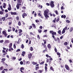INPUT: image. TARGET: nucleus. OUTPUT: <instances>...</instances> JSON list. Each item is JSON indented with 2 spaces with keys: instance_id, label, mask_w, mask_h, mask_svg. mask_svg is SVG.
I'll return each mask as SVG.
<instances>
[{
  "instance_id": "nucleus-4",
  "label": "nucleus",
  "mask_w": 73,
  "mask_h": 73,
  "mask_svg": "<svg viewBox=\"0 0 73 73\" xmlns=\"http://www.w3.org/2000/svg\"><path fill=\"white\" fill-rule=\"evenodd\" d=\"M18 31H19V36H21V35H23V30L21 29H19L18 30Z\"/></svg>"
},
{
  "instance_id": "nucleus-17",
  "label": "nucleus",
  "mask_w": 73,
  "mask_h": 73,
  "mask_svg": "<svg viewBox=\"0 0 73 73\" xmlns=\"http://www.w3.org/2000/svg\"><path fill=\"white\" fill-rule=\"evenodd\" d=\"M25 54V51L22 52V56L24 57Z\"/></svg>"
},
{
  "instance_id": "nucleus-40",
  "label": "nucleus",
  "mask_w": 73,
  "mask_h": 73,
  "mask_svg": "<svg viewBox=\"0 0 73 73\" xmlns=\"http://www.w3.org/2000/svg\"><path fill=\"white\" fill-rule=\"evenodd\" d=\"M61 30H59L58 31V33H59L60 35H61Z\"/></svg>"
},
{
  "instance_id": "nucleus-32",
  "label": "nucleus",
  "mask_w": 73,
  "mask_h": 73,
  "mask_svg": "<svg viewBox=\"0 0 73 73\" xmlns=\"http://www.w3.org/2000/svg\"><path fill=\"white\" fill-rule=\"evenodd\" d=\"M24 68L23 67H22L20 69V70H24Z\"/></svg>"
},
{
  "instance_id": "nucleus-25",
  "label": "nucleus",
  "mask_w": 73,
  "mask_h": 73,
  "mask_svg": "<svg viewBox=\"0 0 73 73\" xmlns=\"http://www.w3.org/2000/svg\"><path fill=\"white\" fill-rule=\"evenodd\" d=\"M38 31L39 33H41L42 32V30L41 29H38Z\"/></svg>"
},
{
  "instance_id": "nucleus-61",
  "label": "nucleus",
  "mask_w": 73,
  "mask_h": 73,
  "mask_svg": "<svg viewBox=\"0 0 73 73\" xmlns=\"http://www.w3.org/2000/svg\"><path fill=\"white\" fill-rule=\"evenodd\" d=\"M9 40H6L5 41V42H6V43H8V42H9Z\"/></svg>"
},
{
  "instance_id": "nucleus-31",
  "label": "nucleus",
  "mask_w": 73,
  "mask_h": 73,
  "mask_svg": "<svg viewBox=\"0 0 73 73\" xmlns=\"http://www.w3.org/2000/svg\"><path fill=\"white\" fill-rule=\"evenodd\" d=\"M7 20H9L10 19H11V20H12V19H13V18L11 17L7 18Z\"/></svg>"
},
{
  "instance_id": "nucleus-16",
  "label": "nucleus",
  "mask_w": 73,
  "mask_h": 73,
  "mask_svg": "<svg viewBox=\"0 0 73 73\" xmlns=\"http://www.w3.org/2000/svg\"><path fill=\"white\" fill-rule=\"evenodd\" d=\"M14 50L13 48H12V47L11 48V47L9 49V52H11L12 50Z\"/></svg>"
},
{
  "instance_id": "nucleus-44",
  "label": "nucleus",
  "mask_w": 73,
  "mask_h": 73,
  "mask_svg": "<svg viewBox=\"0 0 73 73\" xmlns=\"http://www.w3.org/2000/svg\"><path fill=\"white\" fill-rule=\"evenodd\" d=\"M44 48H45V49H46V50L47 49V47H46V45L45 44L43 46Z\"/></svg>"
},
{
  "instance_id": "nucleus-30",
  "label": "nucleus",
  "mask_w": 73,
  "mask_h": 73,
  "mask_svg": "<svg viewBox=\"0 0 73 73\" xmlns=\"http://www.w3.org/2000/svg\"><path fill=\"white\" fill-rule=\"evenodd\" d=\"M64 45H68V42H64Z\"/></svg>"
},
{
  "instance_id": "nucleus-24",
  "label": "nucleus",
  "mask_w": 73,
  "mask_h": 73,
  "mask_svg": "<svg viewBox=\"0 0 73 73\" xmlns=\"http://www.w3.org/2000/svg\"><path fill=\"white\" fill-rule=\"evenodd\" d=\"M65 31H66V30L64 29H63V30L62 32V34H64V33H65Z\"/></svg>"
},
{
  "instance_id": "nucleus-21",
  "label": "nucleus",
  "mask_w": 73,
  "mask_h": 73,
  "mask_svg": "<svg viewBox=\"0 0 73 73\" xmlns=\"http://www.w3.org/2000/svg\"><path fill=\"white\" fill-rule=\"evenodd\" d=\"M12 43H11L9 45V48H11V47H12Z\"/></svg>"
},
{
  "instance_id": "nucleus-50",
  "label": "nucleus",
  "mask_w": 73,
  "mask_h": 73,
  "mask_svg": "<svg viewBox=\"0 0 73 73\" xmlns=\"http://www.w3.org/2000/svg\"><path fill=\"white\" fill-rule=\"evenodd\" d=\"M45 70L46 72V71H47V69H48L47 67L45 66Z\"/></svg>"
},
{
  "instance_id": "nucleus-38",
  "label": "nucleus",
  "mask_w": 73,
  "mask_h": 73,
  "mask_svg": "<svg viewBox=\"0 0 73 73\" xmlns=\"http://www.w3.org/2000/svg\"><path fill=\"white\" fill-rule=\"evenodd\" d=\"M5 60H6V59L5 58H3L1 59V60L2 61H5Z\"/></svg>"
},
{
  "instance_id": "nucleus-41",
  "label": "nucleus",
  "mask_w": 73,
  "mask_h": 73,
  "mask_svg": "<svg viewBox=\"0 0 73 73\" xmlns=\"http://www.w3.org/2000/svg\"><path fill=\"white\" fill-rule=\"evenodd\" d=\"M4 14V12L2 11H0V15H3Z\"/></svg>"
},
{
  "instance_id": "nucleus-53",
  "label": "nucleus",
  "mask_w": 73,
  "mask_h": 73,
  "mask_svg": "<svg viewBox=\"0 0 73 73\" xmlns=\"http://www.w3.org/2000/svg\"><path fill=\"white\" fill-rule=\"evenodd\" d=\"M33 47H30V50H31V51H33Z\"/></svg>"
},
{
  "instance_id": "nucleus-28",
  "label": "nucleus",
  "mask_w": 73,
  "mask_h": 73,
  "mask_svg": "<svg viewBox=\"0 0 73 73\" xmlns=\"http://www.w3.org/2000/svg\"><path fill=\"white\" fill-rule=\"evenodd\" d=\"M21 22H20V21H19L18 23V25H19V26H21Z\"/></svg>"
},
{
  "instance_id": "nucleus-7",
  "label": "nucleus",
  "mask_w": 73,
  "mask_h": 73,
  "mask_svg": "<svg viewBox=\"0 0 73 73\" xmlns=\"http://www.w3.org/2000/svg\"><path fill=\"white\" fill-rule=\"evenodd\" d=\"M5 20V17H2V18H0V21H2L3 20V21H4Z\"/></svg>"
},
{
  "instance_id": "nucleus-42",
  "label": "nucleus",
  "mask_w": 73,
  "mask_h": 73,
  "mask_svg": "<svg viewBox=\"0 0 73 73\" xmlns=\"http://www.w3.org/2000/svg\"><path fill=\"white\" fill-rule=\"evenodd\" d=\"M2 33L4 35L5 34L7 33H6V32H5V31H3L2 32Z\"/></svg>"
},
{
  "instance_id": "nucleus-51",
  "label": "nucleus",
  "mask_w": 73,
  "mask_h": 73,
  "mask_svg": "<svg viewBox=\"0 0 73 73\" xmlns=\"http://www.w3.org/2000/svg\"><path fill=\"white\" fill-rule=\"evenodd\" d=\"M37 38H38L39 40H40V36H39V35H37Z\"/></svg>"
},
{
  "instance_id": "nucleus-34",
  "label": "nucleus",
  "mask_w": 73,
  "mask_h": 73,
  "mask_svg": "<svg viewBox=\"0 0 73 73\" xmlns=\"http://www.w3.org/2000/svg\"><path fill=\"white\" fill-rule=\"evenodd\" d=\"M32 28V26H30L29 27V29H31Z\"/></svg>"
},
{
  "instance_id": "nucleus-18",
  "label": "nucleus",
  "mask_w": 73,
  "mask_h": 73,
  "mask_svg": "<svg viewBox=\"0 0 73 73\" xmlns=\"http://www.w3.org/2000/svg\"><path fill=\"white\" fill-rule=\"evenodd\" d=\"M17 1L18 3H20V4H21L22 3V0H17Z\"/></svg>"
},
{
  "instance_id": "nucleus-45",
  "label": "nucleus",
  "mask_w": 73,
  "mask_h": 73,
  "mask_svg": "<svg viewBox=\"0 0 73 73\" xmlns=\"http://www.w3.org/2000/svg\"><path fill=\"white\" fill-rule=\"evenodd\" d=\"M39 69V67L38 66L36 67L35 68V70H37L38 69Z\"/></svg>"
},
{
  "instance_id": "nucleus-35",
  "label": "nucleus",
  "mask_w": 73,
  "mask_h": 73,
  "mask_svg": "<svg viewBox=\"0 0 73 73\" xmlns=\"http://www.w3.org/2000/svg\"><path fill=\"white\" fill-rule=\"evenodd\" d=\"M4 5L3 6V8H5V6H6V4H5V3H3Z\"/></svg>"
},
{
  "instance_id": "nucleus-36",
  "label": "nucleus",
  "mask_w": 73,
  "mask_h": 73,
  "mask_svg": "<svg viewBox=\"0 0 73 73\" xmlns=\"http://www.w3.org/2000/svg\"><path fill=\"white\" fill-rule=\"evenodd\" d=\"M57 40L58 42H60V38H59L58 37L57 38Z\"/></svg>"
},
{
  "instance_id": "nucleus-22",
  "label": "nucleus",
  "mask_w": 73,
  "mask_h": 73,
  "mask_svg": "<svg viewBox=\"0 0 73 73\" xmlns=\"http://www.w3.org/2000/svg\"><path fill=\"white\" fill-rule=\"evenodd\" d=\"M73 30V27H71L70 29V32H72Z\"/></svg>"
},
{
  "instance_id": "nucleus-47",
  "label": "nucleus",
  "mask_w": 73,
  "mask_h": 73,
  "mask_svg": "<svg viewBox=\"0 0 73 73\" xmlns=\"http://www.w3.org/2000/svg\"><path fill=\"white\" fill-rule=\"evenodd\" d=\"M47 49H45V50H43V53H45V52L46 51H47Z\"/></svg>"
},
{
  "instance_id": "nucleus-27",
  "label": "nucleus",
  "mask_w": 73,
  "mask_h": 73,
  "mask_svg": "<svg viewBox=\"0 0 73 73\" xmlns=\"http://www.w3.org/2000/svg\"><path fill=\"white\" fill-rule=\"evenodd\" d=\"M32 64L33 65H36V64H37V63H36L35 62H32Z\"/></svg>"
},
{
  "instance_id": "nucleus-54",
  "label": "nucleus",
  "mask_w": 73,
  "mask_h": 73,
  "mask_svg": "<svg viewBox=\"0 0 73 73\" xmlns=\"http://www.w3.org/2000/svg\"><path fill=\"white\" fill-rule=\"evenodd\" d=\"M35 22L36 23H39V22H40V21L38 20H35Z\"/></svg>"
},
{
  "instance_id": "nucleus-63",
  "label": "nucleus",
  "mask_w": 73,
  "mask_h": 73,
  "mask_svg": "<svg viewBox=\"0 0 73 73\" xmlns=\"http://www.w3.org/2000/svg\"><path fill=\"white\" fill-rule=\"evenodd\" d=\"M60 20V18H58L56 20V22H58Z\"/></svg>"
},
{
  "instance_id": "nucleus-62",
  "label": "nucleus",
  "mask_w": 73,
  "mask_h": 73,
  "mask_svg": "<svg viewBox=\"0 0 73 73\" xmlns=\"http://www.w3.org/2000/svg\"><path fill=\"white\" fill-rule=\"evenodd\" d=\"M67 28H68V27H65L63 29H64V30H67Z\"/></svg>"
},
{
  "instance_id": "nucleus-43",
  "label": "nucleus",
  "mask_w": 73,
  "mask_h": 73,
  "mask_svg": "<svg viewBox=\"0 0 73 73\" xmlns=\"http://www.w3.org/2000/svg\"><path fill=\"white\" fill-rule=\"evenodd\" d=\"M16 59V57H15L14 56L13 57L12 60H15Z\"/></svg>"
},
{
  "instance_id": "nucleus-60",
  "label": "nucleus",
  "mask_w": 73,
  "mask_h": 73,
  "mask_svg": "<svg viewBox=\"0 0 73 73\" xmlns=\"http://www.w3.org/2000/svg\"><path fill=\"white\" fill-rule=\"evenodd\" d=\"M3 70H5V72H7V71H8V70L7 68H6V69H3Z\"/></svg>"
},
{
  "instance_id": "nucleus-3",
  "label": "nucleus",
  "mask_w": 73,
  "mask_h": 73,
  "mask_svg": "<svg viewBox=\"0 0 73 73\" xmlns=\"http://www.w3.org/2000/svg\"><path fill=\"white\" fill-rule=\"evenodd\" d=\"M50 33H51L52 36V37H53V36H57V34L56 32H54L53 31H49Z\"/></svg>"
},
{
  "instance_id": "nucleus-8",
  "label": "nucleus",
  "mask_w": 73,
  "mask_h": 73,
  "mask_svg": "<svg viewBox=\"0 0 73 73\" xmlns=\"http://www.w3.org/2000/svg\"><path fill=\"white\" fill-rule=\"evenodd\" d=\"M43 41L44 42V43L43 42L42 43V46H44V45H45L46 43V40H43Z\"/></svg>"
},
{
  "instance_id": "nucleus-37",
  "label": "nucleus",
  "mask_w": 73,
  "mask_h": 73,
  "mask_svg": "<svg viewBox=\"0 0 73 73\" xmlns=\"http://www.w3.org/2000/svg\"><path fill=\"white\" fill-rule=\"evenodd\" d=\"M7 9L8 11H11L12 10V7H8Z\"/></svg>"
},
{
  "instance_id": "nucleus-14",
  "label": "nucleus",
  "mask_w": 73,
  "mask_h": 73,
  "mask_svg": "<svg viewBox=\"0 0 73 73\" xmlns=\"http://www.w3.org/2000/svg\"><path fill=\"white\" fill-rule=\"evenodd\" d=\"M50 69L51 70H52V71H53V72L54 71V68H53V66H50Z\"/></svg>"
},
{
  "instance_id": "nucleus-5",
  "label": "nucleus",
  "mask_w": 73,
  "mask_h": 73,
  "mask_svg": "<svg viewBox=\"0 0 73 73\" xmlns=\"http://www.w3.org/2000/svg\"><path fill=\"white\" fill-rule=\"evenodd\" d=\"M65 68L67 70H70V68L69 66L67 64H65Z\"/></svg>"
},
{
  "instance_id": "nucleus-58",
  "label": "nucleus",
  "mask_w": 73,
  "mask_h": 73,
  "mask_svg": "<svg viewBox=\"0 0 73 73\" xmlns=\"http://www.w3.org/2000/svg\"><path fill=\"white\" fill-rule=\"evenodd\" d=\"M34 15L35 16V17H36V16H37V14L36 13V12H35V14H34Z\"/></svg>"
},
{
  "instance_id": "nucleus-15",
  "label": "nucleus",
  "mask_w": 73,
  "mask_h": 73,
  "mask_svg": "<svg viewBox=\"0 0 73 73\" xmlns=\"http://www.w3.org/2000/svg\"><path fill=\"white\" fill-rule=\"evenodd\" d=\"M31 25L34 28H36V25H35V24L33 23Z\"/></svg>"
},
{
  "instance_id": "nucleus-33",
  "label": "nucleus",
  "mask_w": 73,
  "mask_h": 73,
  "mask_svg": "<svg viewBox=\"0 0 73 73\" xmlns=\"http://www.w3.org/2000/svg\"><path fill=\"white\" fill-rule=\"evenodd\" d=\"M16 21H17V20H19V17L18 16H17L16 17Z\"/></svg>"
},
{
  "instance_id": "nucleus-64",
  "label": "nucleus",
  "mask_w": 73,
  "mask_h": 73,
  "mask_svg": "<svg viewBox=\"0 0 73 73\" xmlns=\"http://www.w3.org/2000/svg\"><path fill=\"white\" fill-rule=\"evenodd\" d=\"M1 73H5V71H4V70H2L1 72Z\"/></svg>"
},
{
  "instance_id": "nucleus-23",
  "label": "nucleus",
  "mask_w": 73,
  "mask_h": 73,
  "mask_svg": "<svg viewBox=\"0 0 73 73\" xmlns=\"http://www.w3.org/2000/svg\"><path fill=\"white\" fill-rule=\"evenodd\" d=\"M62 18H64V19H65L66 18V15H62L61 16Z\"/></svg>"
},
{
  "instance_id": "nucleus-48",
  "label": "nucleus",
  "mask_w": 73,
  "mask_h": 73,
  "mask_svg": "<svg viewBox=\"0 0 73 73\" xmlns=\"http://www.w3.org/2000/svg\"><path fill=\"white\" fill-rule=\"evenodd\" d=\"M29 64H30V62L29 61H27L26 62V64L28 65Z\"/></svg>"
},
{
  "instance_id": "nucleus-10",
  "label": "nucleus",
  "mask_w": 73,
  "mask_h": 73,
  "mask_svg": "<svg viewBox=\"0 0 73 73\" xmlns=\"http://www.w3.org/2000/svg\"><path fill=\"white\" fill-rule=\"evenodd\" d=\"M22 16L23 18H25V17H26V16H27V13H23V14H22Z\"/></svg>"
},
{
  "instance_id": "nucleus-2",
  "label": "nucleus",
  "mask_w": 73,
  "mask_h": 73,
  "mask_svg": "<svg viewBox=\"0 0 73 73\" xmlns=\"http://www.w3.org/2000/svg\"><path fill=\"white\" fill-rule=\"evenodd\" d=\"M46 3V5L48 6L50 5L51 8H54V1H51L49 3Z\"/></svg>"
},
{
  "instance_id": "nucleus-19",
  "label": "nucleus",
  "mask_w": 73,
  "mask_h": 73,
  "mask_svg": "<svg viewBox=\"0 0 73 73\" xmlns=\"http://www.w3.org/2000/svg\"><path fill=\"white\" fill-rule=\"evenodd\" d=\"M42 72H44V70L43 69L42 70H39L38 71V73H42Z\"/></svg>"
},
{
  "instance_id": "nucleus-46",
  "label": "nucleus",
  "mask_w": 73,
  "mask_h": 73,
  "mask_svg": "<svg viewBox=\"0 0 73 73\" xmlns=\"http://www.w3.org/2000/svg\"><path fill=\"white\" fill-rule=\"evenodd\" d=\"M38 8H40V7L41 8H42V6L39 5H38Z\"/></svg>"
},
{
  "instance_id": "nucleus-12",
  "label": "nucleus",
  "mask_w": 73,
  "mask_h": 73,
  "mask_svg": "<svg viewBox=\"0 0 73 73\" xmlns=\"http://www.w3.org/2000/svg\"><path fill=\"white\" fill-rule=\"evenodd\" d=\"M2 53H3V56H5V55H6V54H7V52H5V50H2Z\"/></svg>"
},
{
  "instance_id": "nucleus-9",
  "label": "nucleus",
  "mask_w": 73,
  "mask_h": 73,
  "mask_svg": "<svg viewBox=\"0 0 73 73\" xmlns=\"http://www.w3.org/2000/svg\"><path fill=\"white\" fill-rule=\"evenodd\" d=\"M20 5H21V4L20 3H18L17 5H16V7L17 9H19L20 8Z\"/></svg>"
},
{
  "instance_id": "nucleus-26",
  "label": "nucleus",
  "mask_w": 73,
  "mask_h": 73,
  "mask_svg": "<svg viewBox=\"0 0 73 73\" xmlns=\"http://www.w3.org/2000/svg\"><path fill=\"white\" fill-rule=\"evenodd\" d=\"M54 13H56V15H59L58 14V11H57V10H55L54 11Z\"/></svg>"
},
{
  "instance_id": "nucleus-20",
  "label": "nucleus",
  "mask_w": 73,
  "mask_h": 73,
  "mask_svg": "<svg viewBox=\"0 0 73 73\" xmlns=\"http://www.w3.org/2000/svg\"><path fill=\"white\" fill-rule=\"evenodd\" d=\"M52 38H53L54 39L55 41L56 42L57 41V38H55V37L54 36H53Z\"/></svg>"
},
{
  "instance_id": "nucleus-56",
  "label": "nucleus",
  "mask_w": 73,
  "mask_h": 73,
  "mask_svg": "<svg viewBox=\"0 0 73 73\" xmlns=\"http://www.w3.org/2000/svg\"><path fill=\"white\" fill-rule=\"evenodd\" d=\"M43 64H44V61H42V62H40V65H42Z\"/></svg>"
},
{
  "instance_id": "nucleus-57",
  "label": "nucleus",
  "mask_w": 73,
  "mask_h": 73,
  "mask_svg": "<svg viewBox=\"0 0 73 73\" xmlns=\"http://www.w3.org/2000/svg\"><path fill=\"white\" fill-rule=\"evenodd\" d=\"M43 37H48V35H44L43 36Z\"/></svg>"
},
{
  "instance_id": "nucleus-6",
  "label": "nucleus",
  "mask_w": 73,
  "mask_h": 73,
  "mask_svg": "<svg viewBox=\"0 0 73 73\" xmlns=\"http://www.w3.org/2000/svg\"><path fill=\"white\" fill-rule=\"evenodd\" d=\"M10 13L11 15H17L18 13H16V12H10Z\"/></svg>"
},
{
  "instance_id": "nucleus-55",
  "label": "nucleus",
  "mask_w": 73,
  "mask_h": 73,
  "mask_svg": "<svg viewBox=\"0 0 73 73\" xmlns=\"http://www.w3.org/2000/svg\"><path fill=\"white\" fill-rule=\"evenodd\" d=\"M5 17H6L7 18V17H8V14H5Z\"/></svg>"
},
{
  "instance_id": "nucleus-52",
  "label": "nucleus",
  "mask_w": 73,
  "mask_h": 73,
  "mask_svg": "<svg viewBox=\"0 0 73 73\" xmlns=\"http://www.w3.org/2000/svg\"><path fill=\"white\" fill-rule=\"evenodd\" d=\"M56 54L58 56H59V55H61V54L58 52H57Z\"/></svg>"
},
{
  "instance_id": "nucleus-11",
  "label": "nucleus",
  "mask_w": 73,
  "mask_h": 73,
  "mask_svg": "<svg viewBox=\"0 0 73 73\" xmlns=\"http://www.w3.org/2000/svg\"><path fill=\"white\" fill-rule=\"evenodd\" d=\"M32 56V53H30V54H28V57L29 59L31 58Z\"/></svg>"
},
{
  "instance_id": "nucleus-59",
  "label": "nucleus",
  "mask_w": 73,
  "mask_h": 73,
  "mask_svg": "<svg viewBox=\"0 0 73 73\" xmlns=\"http://www.w3.org/2000/svg\"><path fill=\"white\" fill-rule=\"evenodd\" d=\"M20 64L21 65H23V62L21 61L20 62Z\"/></svg>"
},
{
  "instance_id": "nucleus-39",
  "label": "nucleus",
  "mask_w": 73,
  "mask_h": 73,
  "mask_svg": "<svg viewBox=\"0 0 73 73\" xmlns=\"http://www.w3.org/2000/svg\"><path fill=\"white\" fill-rule=\"evenodd\" d=\"M21 48H22V49H24V44H22L21 45Z\"/></svg>"
},
{
  "instance_id": "nucleus-29",
  "label": "nucleus",
  "mask_w": 73,
  "mask_h": 73,
  "mask_svg": "<svg viewBox=\"0 0 73 73\" xmlns=\"http://www.w3.org/2000/svg\"><path fill=\"white\" fill-rule=\"evenodd\" d=\"M3 69H4V68L3 67V66H1L0 68V70H3Z\"/></svg>"
},
{
  "instance_id": "nucleus-13",
  "label": "nucleus",
  "mask_w": 73,
  "mask_h": 73,
  "mask_svg": "<svg viewBox=\"0 0 73 73\" xmlns=\"http://www.w3.org/2000/svg\"><path fill=\"white\" fill-rule=\"evenodd\" d=\"M47 47L48 49H50L51 48V45H50V44H48L47 45Z\"/></svg>"
},
{
  "instance_id": "nucleus-1",
  "label": "nucleus",
  "mask_w": 73,
  "mask_h": 73,
  "mask_svg": "<svg viewBox=\"0 0 73 73\" xmlns=\"http://www.w3.org/2000/svg\"><path fill=\"white\" fill-rule=\"evenodd\" d=\"M49 9H47L44 11L43 14L44 15L45 17L46 18H49V16H48V13H49Z\"/></svg>"
},
{
  "instance_id": "nucleus-49",
  "label": "nucleus",
  "mask_w": 73,
  "mask_h": 73,
  "mask_svg": "<svg viewBox=\"0 0 73 73\" xmlns=\"http://www.w3.org/2000/svg\"><path fill=\"white\" fill-rule=\"evenodd\" d=\"M11 21V22H9V25H11L12 24V21Z\"/></svg>"
}]
</instances>
